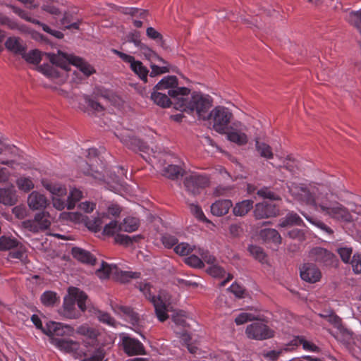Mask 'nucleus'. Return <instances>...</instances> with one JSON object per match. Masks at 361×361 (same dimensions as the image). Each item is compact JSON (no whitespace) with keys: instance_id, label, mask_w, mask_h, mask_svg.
<instances>
[{"instance_id":"obj_1","label":"nucleus","mask_w":361,"mask_h":361,"mask_svg":"<svg viewBox=\"0 0 361 361\" xmlns=\"http://www.w3.org/2000/svg\"><path fill=\"white\" fill-rule=\"evenodd\" d=\"M288 192L297 201L307 205L313 206L324 216L336 221L350 222L352 216L348 209L342 204L329 200L326 188L322 184H299L290 183Z\"/></svg>"},{"instance_id":"obj_2","label":"nucleus","mask_w":361,"mask_h":361,"mask_svg":"<svg viewBox=\"0 0 361 361\" xmlns=\"http://www.w3.org/2000/svg\"><path fill=\"white\" fill-rule=\"evenodd\" d=\"M187 87H178L169 90V94L174 100V108L189 114H196L200 118H208V111L212 105L209 95L200 92H192Z\"/></svg>"},{"instance_id":"obj_3","label":"nucleus","mask_w":361,"mask_h":361,"mask_svg":"<svg viewBox=\"0 0 361 361\" xmlns=\"http://www.w3.org/2000/svg\"><path fill=\"white\" fill-rule=\"evenodd\" d=\"M51 64H43L39 67L40 71L46 76L51 78H57L60 73L56 68H61L65 71H71V66H76L85 75H90L93 68L81 58L73 55H67L61 51L57 54H46Z\"/></svg>"},{"instance_id":"obj_4","label":"nucleus","mask_w":361,"mask_h":361,"mask_svg":"<svg viewBox=\"0 0 361 361\" xmlns=\"http://www.w3.org/2000/svg\"><path fill=\"white\" fill-rule=\"evenodd\" d=\"M151 285L149 283H139L137 288L144 294L145 298L149 300L155 310L156 315L158 319L163 322L168 317V306L166 301L162 298L161 295L155 296L151 292Z\"/></svg>"},{"instance_id":"obj_5","label":"nucleus","mask_w":361,"mask_h":361,"mask_svg":"<svg viewBox=\"0 0 361 361\" xmlns=\"http://www.w3.org/2000/svg\"><path fill=\"white\" fill-rule=\"evenodd\" d=\"M97 275L101 279H107L112 276L116 280L121 283H127L132 279H138L140 273L120 270L116 265H109L102 262V267L97 271Z\"/></svg>"},{"instance_id":"obj_6","label":"nucleus","mask_w":361,"mask_h":361,"mask_svg":"<svg viewBox=\"0 0 361 361\" xmlns=\"http://www.w3.org/2000/svg\"><path fill=\"white\" fill-rule=\"evenodd\" d=\"M245 334L250 339L264 341L274 337L275 331L261 320H257L247 326Z\"/></svg>"},{"instance_id":"obj_7","label":"nucleus","mask_w":361,"mask_h":361,"mask_svg":"<svg viewBox=\"0 0 361 361\" xmlns=\"http://www.w3.org/2000/svg\"><path fill=\"white\" fill-rule=\"evenodd\" d=\"M231 116L232 114L229 110L222 106L214 108L208 115L214 121V129L219 133H225Z\"/></svg>"},{"instance_id":"obj_8","label":"nucleus","mask_w":361,"mask_h":361,"mask_svg":"<svg viewBox=\"0 0 361 361\" xmlns=\"http://www.w3.org/2000/svg\"><path fill=\"white\" fill-rule=\"evenodd\" d=\"M309 257L312 261L324 267L334 266L336 262V256L332 252L321 247L312 248L310 251Z\"/></svg>"},{"instance_id":"obj_9","label":"nucleus","mask_w":361,"mask_h":361,"mask_svg":"<svg viewBox=\"0 0 361 361\" xmlns=\"http://www.w3.org/2000/svg\"><path fill=\"white\" fill-rule=\"evenodd\" d=\"M114 52L124 62L130 64V69L140 78V80L145 82H147L149 71L141 61H137L134 56L121 51L114 50Z\"/></svg>"},{"instance_id":"obj_10","label":"nucleus","mask_w":361,"mask_h":361,"mask_svg":"<svg viewBox=\"0 0 361 361\" xmlns=\"http://www.w3.org/2000/svg\"><path fill=\"white\" fill-rule=\"evenodd\" d=\"M207 176L197 173H192L184 179V185L188 192L195 195L200 192V190L209 185Z\"/></svg>"},{"instance_id":"obj_11","label":"nucleus","mask_w":361,"mask_h":361,"mask_svg":"<svg viewBox=\"0 0 361 361\" xmlns=\"http://www.w3.org/2000/svg\"><path fill=\"white\" fill-rule=\"evenodd\" d=\"M73 332L72 326L52 321L47 323L44 330V334L50 338L51 341L53 338L72 336Z\"/></svg>"},{"instance_id":"obj_12","label":"nucleus","mask_w":361,"mask_h":361,"mask_svg":"<svg viewBox=\"0 0 361 361\" xmlns=\"http://www.w3.org/2000/svg\"><path fill=\"white\" fill-rule=\"evenodd\" d=\"M82 197V191L77 188H73L71 190L66 200L55 197L54 199V207L58 210H63L65 208L71 210L75 207V204L80 200Z\"/></svg>"},{"instance_id":"obj_13","label":"nucleus","mask_w":361,"mask_h":361,"mask_svg":"<svg viewBox=\"0 0 361 361\" xmlns=\"http://www.w3.org/2000/svg\"><path fill=\"white\" fill-rule=\"evenodd\" d=\"M122 345L124 352L128 355H145L143 344L136 338L124 336L122 338Z\"/></svg>"},{"instance_id":"obj_14","label":"nucleus","mask_w":361,"mask_h":361,"mask_svg":"<svg viewBox=\"0 0 361 361\" xmlns=\"http://www.w3.org/2000/svg\"><path fill=\"white\" fill-rule=\"evenodd\" d=\"M279 212V209L274 203L264 201L255 205L254 215L256 219H261L276 216Z\"/></svg>"},{"instance_id":"obj_15","label":"nucleus","mask_w":361,"mask_h":361,"mask_svg":"<svg viewBox=\"0 0 361 361\" xmlns=\"http://www.w3.org/2000/svg\"><path fill=\"white\" fill-rule=\"evenodd\" d=\"M301 279L308 283H314L322 277V273L317 266L312 263L304 264L300 269Z\"/></svg>"},{"instance_id":"obj_16","label":"nucleus","mask_w":361,"mask_h":361,"mask_svg":"<svg viewBox=\"0 0 361 361\" xmlns=\"http://www.w3.org/2000/svg\"><path fill=\"white\" fill-rule=\"evenodd\" d=\"M76 333L84 336L86 343L89 345L97 346L99 344V337L101 333L96 328L91 327L87 324H83L77 329Z\"/></svg>"},{"instance_id":"obj_17","label":"nucleus","mask_w":361,"mask_h":361,"mask_svg":"<svg viewBox=\"0 0 361 361\" xmlns=\"http://www.w3.org/2000/svg\"><path fill=\"white\" fill-rule=\"evenodd\" d=\"M125 145L128 148L135 151L147 152L149 149L148 146L140 139H137L130 135L129 132H124L119 135H116Z\"/></svg>"},{"instance_id":"obj_18","label":"nucleus","mask_w":361,"mask_h":361,"mask_svg":"<svg viewBox=\"0 0 361 361\" xmlns=\"http://www.w3.org/2000/svg\"><path fill=\"white\" fill-rule=\"evenodd\" d=\"M302 345V348L309 352L318 353L319 352V348L314 343L307 341L303 336H296L289 343L286 344V350H292L298 346Z\"/></svg>"},{"instance_id":"obj_19","label":"nucleus","mask_w":361,"mask_h":361,"mask_svg":"<svg viewBox=\"0 0 361 361\" xmlns=\"http://www.w3.org/2000/svg\"><path fill=\"white\" fill-rule=\"evenodd\" d=\"M169 97H169L168 94L166 92H163L162 91H154L153 90L150 98L157 105L162 108H167L171 105L174 106V100L171 96Z\"/></svg>"},{"instance_id":"obj_20","label":"nucleus","mask_w":361,"mask_h":361,"mask_svg":"<svg viewBox=\"0 0 361 361\" xmlns=\"http://www.w3.org/2000/svg\"><path fill=\"white\" fill-rule=\"evenodd\" d=\"M233 203L230 200H219L211 205V212L216 216H222L226 214Z\"/></svg>"},{"instance_id":"obj_21","label":"nucleus","mask_w":361,"mask_h":361,"mask_svg":"<svg viewBox=\"0 0 361 361\" xmlns=\"http://www.w3.org/2000/svg\"><path fill=\"white\" fill-rule=\"evenodd\" d=\"M27 203L32 209H41L46 207L48 200L44 195L34 191L29 195Z\"/></svg>"},{"instance_id":"obj_22","label":"nucleus","mask_w":361,"mask_h":361,"mask_svg":"<svg viewBox=\"0 0 361 361\" xmlns=\"http://www.w3.org/2000/svg\"><path fill=\"white\" fill-rule=\"evenodd\" d=\"M51 343L58 349L66 353L74 352L77 350L78 343L71 339L53 338Z\"/></svg>"},{"instance_id":"obj_23","label":"nucleus","mask_w":361,"mask_h":361,"mask_svg":"<svg viewBox=\"0 0 361 361\" xmlns=\"http://www.w3.org/2000/svg\"><path fill=\"white\" fill-rule=\"evenodd\" d=\"M178 81L176 76H166L161 79L153 88L154 91H166V92L171 90H176L179 87H177ZM169 94V93H167ZM170 96L169 94H168Z\"/></svg>"},{"instance_id":"obj_24","label":"nucleus","mask_w":361,"mask_h":361,"mask_svg":"<svg viewBox=\"0 0 361 361\" xmlns=\"http://www.w3.org/2000/svg\"><path fill=\"white\" fill-rule=\"evenodd\" d=\"M62 314L68 319H77L80 312L75 308V302L73 298H65L63 301Z\"/></svg>"},{"instance_id":"obj_25","label":"nucleus","mask_w":361,"mask_h":361,"mask_svg":"<svg viewBox=\"0 0 361 361\" xmlns=\"http://www.w3.org/2000/svg\"><path fill=\"white\" fill-rule=\"evenodd\" d=\"M71 253L75 259L82 263L94 264L96 262V258L93 255L82 248L73 247Z\"/></svg>"},{"instance_id":"obj_26","label":"nucleus","mask_w":361,"mask_h":361,"mask_svg":"<svg viewBox=\"0 0 361 361\" xmlns=\"http://www.w3.org/2000/svg\"><path fill=\"white\" fill-rule=\"evenodd\" d=\"M17 202V195L13 187L0 188V202L5 205H14Z\"/></svg>"},{"instance_id":"obj_27","label":"nucleus","mask_w":361,"mask_h":361,"mask_svg":"<svg viewBox=\"0 0 361 361\" xmlns=\"http://www.w3.org/2000/svg\"><path fill=\"white\" fill-rule=\"evenodd\" d=\"M5 46L6 49L14 52L15 54H23L25 51V47L23 42V40L16 37H8L6 42Z\"/></svg>"},{"instance_id":"obj_28","label":"nucleus","mask_w":361,"mask_h":361,"mask_svg":"<svg viewBox=\"0 0 361 361\" xmlns=\"http://www.w3.org/2000/svg\"><path fill=\"white\" fill-rule=\"evenodd\" d=\"M69 293L73 297L75 302L77 303L80 311L82 312H85L86 310V301L87 300V294L78 288H70Z\"/></svg>"},{"instance_id":"obj_29","label":"nucleus","mask_w":361,"mask_h":361,"mask_svg":"<svg viewBox=\"0 0 361 361\" xmlns=\"http://www.w3.org/2000/svg\"><path fill=\"white\" fill-rule=\"evenodd\" d=\"M140 54L150 63L159 61L164 65H168V63L161 56H159L154 50L147 44H143L140 48Z\"/></svg>"},{"instance_id":"obj_30","label":"nucleus","mask_w":361,"mask_h":361,"mask_svg":"<svg viewBox=\"0 0 361 361\" xmlns=\"http://www.w3.org/2000/svg\"><path fill=\"white\" fill-rule=\"evenodd\" d=\"M302 224L303 221L300 216L294 212H290L285 217L280 219L279 226L284 228L292 226H301Z\"/></svg>"},{"instance_id":"obj_31","label":"nucleus","mask_w":361,"mask_h":361,"mask_svg":"<svg viewBox=\"0 0 361 361\" xmlns=\"http://www.w3.org/2000/svg\"><path fill=\"white\" fill-rule=\"evenodd\" d=\"M253 204L252 200H245L236 203L233 209V214L236 216L246 215L253 208Z\"/></svg>"},{"instance_id":"obj_32","label":"nucleus","mask_w":361,"mask_h":361,"mask_svg":"<svg viewBox=\"0 0 361 361\" xmlns=\"http://www.w3.org/2000/svg\"><path fill=\"white\" fill-rule=\"evenodd\" d=\"M45 188L47 190H49L53 195L52 202H54V199L55 197L61 198L62 200H65V197L66 195V188L59 183H47L45 185Z\"/></svg>"},{"instance_id":"obj_33","label":"nucleus","mask_w":361,"mask_h":361,"mask_svg":"<svg viewBox=\"0 0 361 361\" xmlns=\"http://www.w3.org/2000/svg\"><path fill=\"white\" fill-rule=\"evenodd\" d=\"M61 23L64 26L66 29L78 30L79 26L81 23V20L76 19L74 16L70 12H66L63 14V17L61 20Z\"/></svg>"},{"instance_id":"obj_34","label":"nucleus","mask_w":361,"mask_h":361,"mask_svg":"<svg viewBox=\"0 0 361 361\" xmlns=\"http://www.w3.org/2000/svg\"><path fill=\"white\" fill-rule=\"evenodd\" d=\"M255 149L260 157L266 159H271L274 157L272 148L264 142H261L259 140H255Z\"/></svg>"},{"instance_id":"obj_35","label":"nucleus","mask_w":361,"mask_h":361,"mask_svg":"<svg viewBox=\"0 0 361 361\" xmlns=\"http://www.w3.org/2000/svg\"><path fill=\"white\" fill-rule=\"evenodd\" d=\"M162 175L168 178L174 180L182 176L183 171L180 166L171 164L164 168Z\"/></svg>"},{"instance_id":"obj_36","label":"nucleus","mask_w":361,"mask_h":361,"mask_svg":"<svg viewBox=\"0 0 361 361\" xmlns=\"http://www.w3.org/2000/svg\"><path fill=\"white\" fill-rule=\"evenodd\" d=\"M227 137L228 140L235 142L238 145H245L248 141L247 135L237 130H232L229 131L227 133Z\"/></svg>"},{"instance_id":"obj_37","label":"nucleus","mask_w":361,"mask_h":361,"mask_svg":"<svg viewBox=\"0 0 361 361\" xmlns=\"http://www.w3.org/2000/svg\"><path fill=\"white\" fill-rule=\"evenodd\" d=\"M139 226V220L135 217H127L120 224V230L121 231L131 233L137 229Z\"/></svg>"},{"instance_id":"obj_38","label":"nucleus","mask_w":361,"mask_h":361,"mask_svg":"<svg viewBox=\"0 0 361 361\" xmlns=\"http://www.w3.org/2000/svg\"><path fill=\"white\" fill-rule=\"evenodd\" d=\"M35 224L37 229H47L51 225V221L49 219V214L45 212L37 214L35 216Z\"/></svg>"},{"instance_id":"obj_39","label":"nucleus","mask_w":361,"mask_h":361,"mask_svg":"<svg viewBox=\"0 0 361 361\" xmlns=\"http://www.w3.org/2000/svg\"><path fill=\"white\" fill-rule=\"evenodd\" d=\"M40 300L44 306L51 307L59 301V298L55 292L47 290L42 294Z\"/></svg>"},{"instance_id":"obj_40","label":"nucleus","mask_w":361,"mask_h":361,"mask_svg":"<svg viewBox=\"0 0 361 361\" xmlns=\"http://www.w3.org/2000/svg\"><path fill=\"white\" fill-rule=\"evenodd\" d=\"M18 244V241L14 238L5 235L0 238V250L1 251L17 248Z\"/></svg>"},{"instance_id":"obj_41","label":"nucleus","mask_w":361,"mask_h":361,"mask_svg":"<svg viewBox=\"0 0 361 361\" xmlns=\"http://www.w3.org/2000/svg\"><path fill=\"white\" fill-rule=\"evenodd\" d=\"M286 345L279 350H264L260 353L261 357L268 361H277L279 357L283 352H288L286 350Z\"/></svg>"},{"instance_id":"obj_42","label":"nucleus","mask_w":361,"mask_h":361,"mask_svg":"<svg viewBox=\"0 0 361 361\" xmlns=\"http://www.w3.org/2000/svg\"><path fill=\"white\" fill-rule=\"evenodd\" d=\"M261 235L266 240L271 241L276 244L281 243V238L279 232L273 228L264 229L261 231Z\"/></svg>"},{"instance_id":"obj_43","label":"nucleus","mask_w":361,"mask_h":361,"mask_svg":"<svg viewBox=\"0 0 361 361\" xmlns=\"http://www.w3.org/2000/svg\"><path fill=\"white\" fill-rule=\"evenodd\" d=\"M121 12L123 14L130 15L133 17L138 18L140 19H145L148 15L147 10L133 7H123L121 8Z\"/></svg>"},{"instance_id":"obj_44","label":"nucleus","mask_w":361,"mask_h":361,"mask_svg":"<svg viewBox=\"0 0 361 361\" xmlns=\"http://www.w3.org/2000/svg\"><path fill=\"white\" fill-rule=\"evenodd\" d=\"M345 18L349 23L357 28L361 35V9L357 11H350Z\"/></svg>"},{"instance_id":"obj_45","label":"nucleus","mask_w":361,"mask_h":361,"mask_svg":"<svg viewBox=\"0 0 361 361\" xmlns=\"http://www.w3.org/2000/svg\"><path fill=\"white\" fill-rule=\"evenodd\" d=\"M195 250V247L188 243H180L177 244L173 248L174 252L180 256H188Z\"/></svg>"},{"instance_id":"obj_46","label":"nucleus","mask_w":361,"mask_h":361,"mask_svg":"<svg viewBox=\"0 0 361 361\" xmlns=\"http://www.w3.org/2000/svg\"><path fill=\"white\" fill-rule=\"evenodd\" d=\"M21 55L26 61L32 64H38L42 59L41 52L37 49L32 50L27 54L25 51Z\"/></svg>"},{"instance_id":"obj_47","label":"nucleus","mask_w":361,"mask_h":361,"mask_svg":"<svg viewBox=\"0 0 361 361\" xmlns=\"http://www.w3.org/2000/svg\"><path fill=\"white\" fill-rule=\"evenodd\" d=\"M96 316L100 322L104 323L110 326H116L115 319L109 313L101 310H97L96 312Z\"/></svg>"},{"instance_id":"obj_48","label":"nucleus","mask_w":361,"mask_h":361,"mask_svg":"<svg viewBox=\"0 0 361 361\" xmlns=\"http://www.w3.org/2000/svg\"><path fill=\"white\" fill-rule=\"evenodd\" d=\"M248 251L259 262L262 263L265 262L266 255L262 247L257 245H250L248 247Z\"/></svg>"},{"instance_id":"obj_49","label":"nucleus","mask_w":361,"mask_h":361,"mask_svg":"<svg viewBox=\"0 0 361 361\" xmlns=\"http://www.w3.org/2000/svg\"><path fill=\"white\" fill-rule=\"evenodd\" d=\"M119 231H121L120 230V224H118L116 221H111L105 225L102 233L105 235L110 236L114 235Z\"/></svg>"},{"instance_id":"obj_50","label":"nucleus","mask_w":361,"mask_h":361,"mask_svg":"<svg viewBox=\"0 0 361 361\" xmlns=\"http://www.w3.org/2000/svg\"><path fill=\"white\" fill-rule=\"evenodd\" d=\"M146 35L149 39L156 41L161 47L164 46V40L163 35L160 32L157 31L154 27H147L146 30Z\"/></svg>"},{"instance_id":"obj_51","label":"nucleus","mask_w":361,"mask_h":361,"mask_svg":"<svg viewBox=\"0 0 361 361\" xmlns=\"http://www.w3.org/2000/svg\"><path fill=\"white\" fill-rule=\"evenodd\" d=\"M18 188L24 192H29L34 188L32 180L29 178L21 177L17 180Z\"/></svg>"},{"instance_id":"obj_52","label":"nucleus","mask_w":361,"mask_h":361,"mask_svg":"<svg viewBox=\"0 0 361 361\" xmlns=\"http://www.w3.org/2000/svg\"><path fill=\"white\" fill-rule=\"evenodd\" d=\"M86 226L89 230L97 233L101 230L102 226V220L100 217L88 219L86 221Z\"/></svg>"},{"instance_id":"obj_53","label":"nucleus","mask_w":361,"mask_h":361,"mask_svg":"<svg viewBox=\"0 0 361 361\" xmlns=\"http://www.w3.org/2000/svg\"><path fill=\"white\" fill-rule=\"evenodd\" d=\"M10 8L13 10V11L17 14L21 18L25 20L27 22H30L33 24H39V21L38 20L34 19L29 16L28 13L25 11L18 8L15 6H10Z\"/></svg>"},{"instance_id":"obj_54","label":"nucleus","mask_w":361,"mask_h":361,"mask_svg":"<svg viewBox=\"0 0 361 361\" xmlns=\"http://www.w3.org/2000/svg\"><path fill=\"white\" fill-rule=\"evenodd\" d=\"M104 350L99 347L96 348L90 356H85L82 361H104Z\"/></svg>"},{"instance_id":"obj_55","label":"nucleus","mask_w":361,"mask_h":361,"mask_svg":"<svg viewBox=\"0 0 361 361\" xmlns=\"http://www.w3.org/2000/svg\"><path fill=\"white\" fill-rule=\"evenodd\" d=\"M186 264L194 268H202L204 263L202 260L195 255H191L184 259Z\"/></svg>"},{"instance_id":"obj_56","label":"nucleus","mask_w":361,"mask_h":361,"mask_svg":"<svg viewBox=\"0 0 361 361\" xmlns=\"http://www.w3.org/2000/svg\"><path fill=\"white\" fill-rule=\"evenodd\" d=\"M161 242L165 247L169 249L177 245L178 240L176 236L166 233L161 237Z\"/></svg>"},{"instance_id":"obj_57","label":"nucleus","mask_w":361,"mask_h":361,"mask_svg":"<svg viewBox=\"0 0 361 361\" xmlns=\"http://www.w3.org/2000/svg\"><path fill=\"white\" fill-rule=\"evenodd\" d=\"M150 67L152 71L148 75L152 78L169 72V68H168L167 66L160 67L159 66L155 65L154 62L151 63Z\"/></svg>"},{"instance_id":"obj_58","label":"nucleus","mask_w":361,"mask_h":361,"mask_svg":"<svg viewBox=\"0 0 361 361\" xmlns=\"http://www.w3.org/2000/svg\"><path fill=\"white\" fill-rule=\"evenodd\" d=\"M256 319V317L250 313L242 312L239 314L235 319V322L237 325H241L248 321Z\"/></svg>"},{"instance_id":"obj_59","label":"nucleus","mask_w":361,"mask_h":361,"mask_svg":"<svg viewBox=\"0 0 361 361\" xmlns=\"http://www.w3.org/2000/svg\"><path fill=\"white\" fill-rule=\"evenodd\" d=\"M83 97L85 104H87V106H90L92 109L97 112H100L104 110V107L102 106V105H101L100 103H99L98 102L94 101V99L90 98V97L87 95H84Z\"/></svg>"},{"instance_id":"obj_60","label":"nucleus","mask_w":361,"mask_h":361,"mask_svg":"<svg viewBox=\"0 0 361 361\" xmlns=\"http://www.w3.org/2000/svg\"><path fill=\"white\" fill-rule=\"evenodd\" d=\"M207 272L213 277L221 278L223 277L226 271L225 270L219 266L217 265H212L208 268Z\"/></svg>"},{"instance_id":"obj_61","label":"nucleus","mask_w":361,"mask_h":361,"mask_svg":"<svg viewBox=\"0 0 361 361\" xmlns=\"http://www.w3.org/2000/svg\"><path fill=\"white\" fill-rule=\"evenodd\" d=\"M351 265L355 273H361V253H356L353 255Z\"/></svg>"},{"instance_id":"obj_62","label":"nucleus","mask_w":361,"mask_h":361,"mask_svg":"<svg viewBox=\"0 0 361 361\" xmlns=\"http://www.w3.org/2000/svg\"><path fill=\"white\" fill-rule=\"evenodd\" d=\"M42 8L43 11L48 12L51 15L57 16L60 14L59 9L54 5L53 1L44 4Z\"/></svg>"},{"instance_id":"obj_63","label":"nucleus","mask_w":361,"mask_h":361,"mask_svg":"<svg viewBox=\"0 0 361 361\" xmlns=\"http://www.w3.org/2000/svg\"><path fill=\"white\" fill-rule=\"evenodd\" d=\"M257 195L262 197L267 198L271 200H279V196L276 194H275L274 192H273L272 191L266 188L258 190Z\"/></svg>"},{"instance_id":"obj_64","label":"nucleus","mask_w":361,"mask_h":361,"mask_svg":"<svg viewBox=\"0 0 361 361\" xmlns=\"http://www.w3.org/2000/svg\"><path fill=\"white\" fill-rule=\"evenodd\" d=\"M128 41L133 42L138 49L144 44L140 39V33L137 31H134L128 35Z\"/></svg>"}]
</instances>
